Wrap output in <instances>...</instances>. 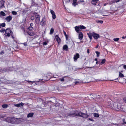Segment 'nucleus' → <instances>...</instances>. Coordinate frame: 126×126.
Listing matches in <instances>:
<instances>
[{"mask_svg":"<svg viewBox=\"0 0 126 126\" xmlns=\"http://www.w3.org/2000/svg\"><path fill=\"white\" fill-rule=\"evenodd\" d=\"M94 116L95 117H98L99 116V115L98 113H95L93 114Z\"/></svg>","mask_w":126,"mask_h":126,"instance_id":"nucleus-21","label":"nucleus"},{"mask_svg":"<svg viewBox=\"0 0 126 126\" xmlns=\"http://www.w3.org/2000/svg\"><path fill=\"white\" fill-rule=\"evenodd\" d=\"M106 5L105 4H104V6H105Z\"/></svg>","mask_w":126,"mask_h":126,"instance_id":"nucleus-57","label":"nucleus"},{"mask_svg":"<svg viewBox=\"0 0 126 126\" xmlns=\"http://www.w3.org/2000/svg\"><path fill=\"white\" fill-rule=\"evenodd\" d=\"M66 78V77H64L63 78H62L60 79V80L62 82H63L66 79L65 78Z\"/></svg>","mask_w":126,"mask_h":126,"instance_id":"nucleus-25","label":"nucleus"},{"mask_svg":"<svg viewBox=\"0 0 126 126\" xmlns=\"http://www.w3.org/2000/svg\"><path fill=\"white\" fill-rule=\"evenodd\" d=\"M64 34L65 36H66V35H66V33L64 31Z\"/></svg>","mask_w":126,"mask_h":126,"instance_id":"nucleus-50","label":"nucleus"},{"mask_svg":"<svg viewBox=\"0 0 126 126\" xmlns=\"http://www.w3.org/2000/svg\"><path fill=\"white\" fill-rule=\"evenodd\" d=\"M80 29H86V27L83 25H80L79 26Z\"/></svg>","mask_w":126,"mask_h":126,"instance_id":"nucleus-20","label":"nucleus"},{"mask_svg":"<svg viewBox=\"0 0 126 126\" xmlns=\"http://www.w3.org/2000/svg\"><path fill=\"white\" fill-rule=\"evenodd\" d=\"M66 1L67 2H69L70 1V0H66Z\"/></svg>","mask_w":126,"mask_h":126,"instance_id":"nucleus-52","label":"nucleus"},{"mask_svg":"<svg viewBox=\"0 0 126 126\" xmlns=\"http://www.w3.org/2000/svg\"><path fill=\"white\" fill-rule=\"evenodd\" d=\"M123 68L124 69H126V65H124L123 66Z\"/></svg>","mask_w":126,"mask_h":126,"instance_id":"nucleus-45","label":"nucleus"},{"mask_svg":"<svg viewBox=\"0 0 126 126\" xmlns=\"http://www.w3.org/2000/svg\"><path fill=\"white\" fill-rule=\"evenodd\" d=\"M87 34L90 39H92V36H93V32L92 33L89 32L87 33Z\"/></svg>","mask_w":126,"mask_h":126,"instance_id":"nucleus-11","label":"nucleus"},{"mask_svg":"<svg viewBox=\"0 0 126 126\" xmlns=\"http://www.w3.org/2000/svg\"><path fill=\"white\" fill-rule=\"evenodd\" d=\"M54 31V30L53 28L51 29H50V34H52L53 33Z\"/></svg>","mask_w":126,"mask_h":126,"instance_id":"nucleus-33","label":"nucleus"},{"mask_svg":"<svg viewBox=\"0 0 126 126\" xmlns=\"http://www.w3.org/2000/svg\"><path fill=\"white\" fill-rule=\"evenodd\" d=\"M15 120L16 123L17 124H18L21 122V119H20L16 118Z\"/></svg>","mask_w":126,"mask_h":126,"instance_id":"nucleus-12","label":"nucleus"},{"mask_svg":"<svg viewBox=\"0 0 126 126\" xmlns=\"http://www.w3.org/2000/svg\"><path fill=\"white\" fill-rule=\"evenodd\" d=\"M5 30L4 29H1L0 30V31L2 33H4V32L5 31Z\"/></svg>","mask_w":126,"mask_h":126,"instance_id":"nucleus-36","label":"nucleus"},{"mask_svg":"<svg viewBox=\"0 0 126 126\" xmlns=\"http://www.w3.org/2000/svg\"><path fill=\"white\" fill-rule=\"evenodd\" d=\"M12 14L13 15H16L17 14V13L15 11H13L12 12Z\"/></svg>","mask_w":126,"mask_h":126,"instance_id":"nucleus-37","label":"nucleus"},{"mask_svg":"<svg viewBox=\"0 0 126 126\" xmlns=\"http://www.w3.org/2000/svg\"><path fill=\"white\" fill-rule=\"evenodd\" d=\"M0 25L1 27L2 26L3 27H4L5 26V23H3L2 24H0Z\"/></svg>","mask_w":126,"mask_h":126,"instance_id":"nucleus-32","label":"nucleus"},{"mask_svg":"<svg viewBox=\"0 0 126 126\" xmlns=\"http://www.w3.org/2000/svg\"><path fill=\"white\" fill-rule=\"evenodd\" d=\"M122 37V38H124V37Z\"/></svg>","mask_w":126,"mask_h":126,"instance_id":"nucleus-60","label":"nucleus"},{"mask_svg":"<svg viewBox=\"0 0 126 126\" xmlns=\"http://www.w3.org/2000/svg\"><path fill=\"white\" fill-rule=\"evenodd\" d=\"M4 2L3 0L0 1V8L3 7H4Z\"/></svg>","mask_w":126,"mask_h":126,"instance_id":"nucleus-13","label":"nucleus"},{"mask_svg":"<svg viewBox=\"0 0 126 126\" xmlns=\"http://www.w3.org/2000/svg\"><path fill=\"white\" fill-rule=\"evenodd\" d=\"M114 41H115L116 42H117L119 40V38H114L113 39Z\"/></svg>","mask_w":126,"mask_h":126,"instance_id":"nucleus-34","label":"nucleus"},{"mask_svg":"<svg viewBox=\"0 0 126 126\" xmlns=\"http://www.w3.org/2000/svg\"><path fill=\"white\" fill-rule=\"evenodd\" d=\"M8 107V105L6 104H4L2 106V107L3 108L5 109Z\"/></svg>","mask_w":126,"mask_h":126,"instance_id":"nucleus-24","label":"nucleus"},{"mask_svg":"<svg viewBox=\"0 0 126 126\" xmlns=\"http://www.w3.org/2000/svg\"><path fill=\"white\" fill-rule=\"evenodd\" d=\"M34 15L36 18L35 22L37 24H38L40 22L39 17L38 14L36 13H34Z\"/></svg>","mask_w":126,"mask_h":126,"instance_id":"nucleus-3","label":"nucleus"},{"mask_svg":"<svg viewBox=\"0 0 126 126\" xmlns=\"http://www.w3.org/2000/svg\"><path fill=\"white\" fill-rule=\"evenodd\" d=\"M46 77L45 76H44L43 77V78L44 79V80L43 79V80H44V81H47L48 80L47 79H45V77Z\"/></svg>","mask_w":126,"mask_h":126,"instance_id":"nucleus-40","label":"nucleus"},{"mask_svg":"<svg viewBox=\"0 0 126 126\" xmlns=\"http://www.w3.org/2000/svg\"><path fill=\"white\" fill-rule=\"evenodd\" d=\"M30 26L32 27V26H33V24L32 23H31L30 24Z\"/></svg>","mask_w":126,"mask_h":126,"instance_id":"nucleus-51","label":"nucleus"},{"mask_svg":"<svg viewBox=\"0 0 126 126\" xmlns=\"http://www.w3.org/2000/svg\"><path fill=\"white\" fill-rule=\"evenodd\" d=\"M97 62H96V64H97Z\"/></svg>","mask_w":126,"mask_h":126,"instance_id":"nucleus-58","label":"nucleus"},{"mask_svg":"<svg viewBox=\"0 0 126 126\" xmlns=\"http://www.w3.org/2000/svg\"><path fill=\"white\" fill-rule=\"evenodd\" d=\"M23 44L24 46H27V45L26 43H24Z\"/></svg>","mask_w":126,"mask_h":126,"instance_id":"nucleus-46","label":"nucleus"},{"mask_svg":"<svg viewBox=\"0 0 126 126\" xmlns=\"http://www.w3.org/2000/svg\"><path fill=\"white\" fill-rule=\"evenodd\" d=\"M81 82V81L79 79L77 80L75 82V83L76 84H78Z\"/></svg>","mask_w":126,"mask_h":126,"instance_id":"nucleus-26","label":"nucleus"},{"mask_svg":"<svg viewBox=\"0 0 126 126\" xmlns=\"http://www.w3.org/2000/svg\"><path fill=\"white\" fill-rule=\"evenodd\" d=\"M34 16H32L31 17V19L32 20H33V19H34Z\"/></svg>","mask_w":126,"mask_h":126,"instance_id":"nucleus-43","label":"nucleus"},{"mask_svg":"<svg viewBox=\"0 0 126 126\" xmlns=\"http://www.w3.org/2000/svg\"><path fill=\"white\" fill-rule=\"evenodd\" d=\"M98 47V45H97L96 46V48H97Z\"/></svg>","mask_w":126,"mask_h":126,"instance_id":"nucleus-55","label":"nucleus"},{"mask_svg":"<svg viewBox=\"0 0 126 126\" xmlns=\"http://www.w3.org/2000/svg\"><path fill=\"white\" fill-rule=\"evenodd\" d=\"M110 104H109V106H111L112 107V105H111V102H110Z\"/></svg>","mask_w":126,"mask_h":126,"instance_id":"nucleus-54","label":"nucleus"},{"mask_svg":"<svg viewBox=\"0 0 126 126\" xmlns=\"http://www.w3.org/2000/svg\"><path fill=\"white\" fill-rule=\"evenodd\" d=\"M27 82L29 83H31L32 84H33L34 83V84L33 85H35L36 84V82L35 81H30L29 80L27 81Z\"/></svg>","mask_w":126,"mask_h":126,"instance_id":"nucleus-19","label":"nucleus"},{"mask_svg":"<svg viewBox=\"0 0 126 126\" xmlns=\"http://www.w3.org/2000/svg\"><path fill=\"white\" fill-rule=\"evenodd\" d=\"M79 1L82 2H84V1L83 0H80Z\"/></svg>","mask_w":126,"mask_h":126,"instance_id":"nucleus-49","label":"nucleus"},{"mask_svg":"<svg viewBox=\"0 0 126 126\" xmlns=\"http://www.w3.org/2000/svg\"><path fill=\"white\" fill-rule=\"evenodd\" d=\"M96 53L97 54V57H98L99 55V52L98 51H96Z\"/></svg>","mask_w":126,"mask_h":126,"instance_id":"nucleus-38","label":"nucleus"},{"mask_svg":"<svg viewBox=\"0 0 126 126\" xmlns=\"http://www.w3.org/2000/svg\"><path fill=\"white\" fill-rule=\"evenodd\" d=\"M95 60L96 61H97V59H95Z\"/></svg>","mask_w":126,"mask_h":126,"instance_id":"nucleus-56","label":"nucleus"},{"mask_svg":"<svg viewBox=\"0 0 126 126\" xmlns=\"http://www.w3.org/2000/svg\"><path fill=\"white\" fill-rule=\"evenodd\" d=\"M56 40L58 43H60L61 42V39L58 37H57L56 38Z\"/></svg>","mask_w":126,"mask_h":126,"instance_id":"nucleus-28","label":"nucleus"},{"mask_svg":"<svg viewBox=\"0 0 126 126\" xmlns=\"http://www.w3.org/2000/svg\"><path fill=\"white\" fill-rule=\"evenodd\" d=\"M119 76L120 77H124V75L123 74L120 72Z\"/></svg>","mask_w":126,"mask_h":126,"instance_id":"nucleus-31","label":"nucleus"},{"mask_svg":"<svg viewBox=\"0 0 126 126\" xmlns=\"http://www.w3.org/2000/svg\"><path fill=\"white\" fill-rule=\"evenodd\" d=\"M13 32L9 29H7L5 31V35L6 36L9 37L12 35Z\"/></svg>","mask_w":126,"mask_h":126,"instance_id":"nucleus-2","label":"nucleus"},{"mask_svg":"<svg viewBox=\"0 0 126 126\" xmlns=\"http://www.w3.org/2000/svg\"><path fill=\"white\" fill-rule=\"evenodd\" d=\"M79 27L78 26H76L75 27V29L76 31L77 32H79Z\"/></svg>","mask_w":126,"mask_h":126,"instance_id":"nucleus-14","label":"nucleus"},{"mask_svg":"<svg viewBox=\"0 0 126 126\" xmlns=\"http://www.w3.org/2000/svg\"><path fill=\"white\" fill-rule=\"evenodd\" d=\"M69 115L67 116H72L73 115L79 116L82 117L83 118H86L88 117V115L85 113H84L80 112H78L76 111V112L74 113H72L70 114H69Z\"/></svg>","mask_w":126,"mask_h":126,"instance_id":"nucleus-1","label":"nucleus"},{"mask_svg":"<svg viewBox=\"0 0 126 126\" xmlns=\"http://www.w3.org/2000/svg\"><path fill=\"white\" fill-rule=\"evenodd\" d=\"M1 72V71H0V73Z\"/></svg>","mask_w":126,"mask_h":126,"instance_id":"nucleus-59","label":"nucleus"},{"mask_svg":"<svg viewBox=\"0 0 126 126\" xmlns=\"http://www.w3.org/2000/svg\"><path fill=\"white\" fill-rule=\"evenodd\" d=\"M63 49L66 51H67L68 50V48L66 45H65L63 47Z\"/></svg>","mask_w":126,"mask_h":126,"instance_id":"nucleus-15","label":"nucleus"},{"mask_svg":"<svg viewBox=\"0 0 126 126\" xmlns=\"http://www.w3.org/2000/svg\"><path fill=\"white\" fill-rule=\"evenodd\" d=\"M97 22L101 24H102L103 23V21L102 20H98L97 21Z\"/></svg>","mask_w":126,"mask_h":126,"instance_id":"nucleus-35","label":"nucleus"},{"mask_svg":"<svg viewBox=\"0 0 126 126\" xmlns=\"http://www.w3.org/2000/svg\"><path fill=\"white\" fill-rule=\"evenodd\" d=\"M6 121L8 123H13L14 122H13L12 120H13V119H12L10 117H7L6 119Z\"/></svg>","mask_w":126,"mask_h":126,"instance_id":"nucleus-6","label":"nucleus"},{"mask_svg":"<svg viewBox=\"0 0 126 126\" xmlns=\"http://www.w3.org/2000/svg\"><path fill=\"white\" fill-rule=\"evenodd\" d=\"M98 1V0H93L92 3V4L94 5H95L96 3Z\"/></svg>","mask_w":126,"mask_h":126,"instance_id":"nucleus-17","label":"nucleus"},{"mask_svg":"<svg viewBox=\"0 0 126 126\" xmlns=\"http://www.w3.org/2000/svg\"><path fill=\"white\" fill-rule=\"evenodd\" d=\"M28 34H29V35H30V36H33L35 34V33L33 32H28Z\"/></svg>","mask_w":126,"mask_h":126,"instance_id":"nucleus-23","label":"nucleus"},{"mask_svg":"<svg viewBox=\"0 0 126 126\" xmlns=\"http://www.w3.org/2000/svg\"><path fill=\"white\" fill-rule=\"evenodd\" d=\"M45 19H43L42 21L41 22V24L43 26H44L45 24Z\"/></svg>","mask_w":126,"mask_h":126,"instance_id":"nucleus-18","label":"nucleus"},{"mask_svg":"<svg viewBox=\"0 0 126 126\" xmlns=\"http://www.w3.org/2000/svg\"><path fill=\"white\" fill-rule=\"evenodd\" d=\"M125 124H126V122H125Z\"/></svg>","mask_w":126,"mask_h":126,"instance_id":"nucleus-61","label":"nucleus"},{"mask_svg":"<svg viewBox=\"0 0 126 126\" xmlns=\"http://www.w3.org/2000/svg\"><path fill=\"white\" fill-rule=\"evenodd\" d=\"M121 0H113L112 1V3H114L115 2H119Z\"/></svg>","mask_w":126,"mask_h":126,"instance_id":"nucleus-29","label":"nucleus"},{"mask_svg":"<svg viewBox=\"0 0 126 126\" xmlns=\"http://www.w3.org/2000/svg\"><path fill=\"white\" fill-rule=\"evenodd\" d=\"M0 14L1 15L3 16H5L6 15V14L5 13L2 11H1L0 12Z\"/></svg>","mask_w":126,"mask_h":126,"instance_id":"nucleus-27","label":"nucleus"},{"mask_svg":"<svg viewBox=\"0 0 126 126\" xmlns=\"http://www.w3.org/2000/svg\"><path fill=\"white\" fill-rule=\"evenodd\" d=\"M73 3L72 4L73 5H74V6H76V5H77L78 3L77 2V0H73Z\"/></svg>","mask_w":126,"mask_h":126,"instance_id":"nucleus-16","label":"nucleus"},{"mask_svg":"<svg viewBox=\"0 0 126 126\" xmlns=\"http://www.w3.org/2000/svg\"><path fill=\"white\" fill-rule=\"evenodd\" d=\"M50 13L52 15L53 19H55L56 16L54 12L52 10H51L50 11Z\"/></svg>","mask_w":126,"mask_h":126,"instance_id":"nucleus-7","label":"nucleus"},{"mask_svg":"<svg viewBox=\"0 0 126 126\" xmlns=\"http://www.w3.org/2000/svg\"><path fill=\"white\" fill-rule=\"evenodd\" d=\"M24 103L22 102H21L20 103L18 104H14V106L17 107H19L23 106L24 105Z\"/></svg>","mask_w":126,"mask_h":126,"instance_id":"nucleus-9","label":"nucleus"},{"mask_svg":"<svg viewBox=\"0 0 126 126\" xmlns=\"http://www.w3.org/2000/svg\"><path fill=\"white\" fill-rule=\"evenodd\" d=\"M88 119L89 120H90L91 121H94V120H93V119L92 118H89Z\"/></svg>","mask_w":126,"mask_h":126,"instance_id":"nucleus-42","label":"nucleus"},{"mask_svg":"<svg viewBox=\"0 0 126 126\" xmlns=\"http://www.w3.org/2000/svg\"><path fill=\"white\" fill-rule=\"evenodd\" d=\"M47 44V43L46 42H44L43 43V45H46Z\"/></svg>","mask_w":126,"mask_h":126,"instance_id":"nucleus-41","label":"nucleus"},{"mask_svg":"<svg viewBox=\"0 0 126 126\" xmlns=\"http://www.w3.org/2000/svg\"><path fill=\"white\" fill-rule=\"evenodd\" d=\"M4 52L3 51H2V52H1L0 54H3L4 53Z\"/></svg>","mask_w":126,"mask_h":126,"instance_id":"nucleus-47","label":"nucleus"},{"mask_svg":"<svg viewBox=\"0 0 126 126\" xmlns=\"http://www.w3.org/2000/svg\"><path fill=\"white\" fill-rule=\"evenodd\" d=\"M118 109H119V108L118 107Z\"/></svg>","mask_w":126,"mask_h":126,"instance_id":"nucleus-62","label":"nucleus"},{"mask_svg":"<svg viewBox=\"0 0 126 126\" xmlns=\"http://www.w3.org/2000/svg\"><path fill=\"white\" fill-rule=\"evenodd\" d=\"M123 100L126 103V97L124 98L123 99Z\"/></svg>","mask_w":126,"mask_h":126,"instance_id":"nucleus-44","label":"nucleus"},{"mask_svg":"<svg viewBox=\"0 0 126 126\" xmlns=\"http://www.w3.org/2000/svg\"><path fill=\"white\" fill-rule=\"evenodd\" d=\"M33 29V28L32 27H29L28 28V29L30 30H32Z\"/></svg>","mask_w":126,"mask_h":126,"instance_id":"nucleus-39","label":"nucleus"},{"mask_svg":"<svg viewBox=\"0 0 126 126\" xmlns=\"http://www.w3.org/2000/svg\"><path fill=\"white\" fill-rule=\"evenodd\" d=\"M33 115V114L32 113H30L28 114L27 115V117H32Z\"/></svg>","mask_w":126,"mask_h":126,"instance_id":"nucleus-22","label":"nucleus"},{"mask_svg":"<svg viewBox=\"0 0 126 126\" xmlns=\"http://www.w3.org/2000/svg\"><path fill=\"white\" fill-rule=\"evenodd\" d=\"M66 40H67L68 39V36L67 35L66 36H65Z\"/></svg>","mask_w":126,"mask_h":126,"instance_id":"nucleus-48","label":"nucleus"},{"mask_svg":"<svg viewBox=\"0 0 126 126\" xmlns=\"http://www.w3.org/2000/svg\"><path fill=\"white\" fill-rule=\"evenodd\" d=\"M93 37L95 39H97L99 37V35L98 34L93 32Z\"/></svg>","mask_w":126,"mask_h":126,"instance_id":"nucleus-4","label":"nucleus"},{"mask_svg":"<svg viewBox=\"0 0 126 126\" xmlns=\"http://www.w3.org/2000/svg\"><path fill=\"white\" fill-rule=\"evenodd\" d=\"M87 52L88 53H89V50L88 49H87Z\"/></svg>","mask_w":126,"mask_h":126,"instance_id":"nucleus-53","label":"nucleus"},{"mask_svg":"<svg viewBox=\"0 0 126 126\" xmlns=\"http://www.w3.org/2000/svg\"><path fill=\"white\" fill-rule=\"evenodd\" d=\"M79 57V54L77 53L76 55H75L74 57V59L75 61L76 62L77 61L78 58Z\"/></svg>","mask_w":126,"mask_h":126,"instance_id":"nucleus-5","label":"nucleus"},{"mask_svg":"<svg viewBox=\"0 0 126 126\" xmlns=\"http://www.w3.org/2000/svg\"><path fill=\"white\" fill-rule=\"evenodd\" d=\"M12 17L11 16H9L6 18L5 20L8 22H10L12 19Z\"/></svg>","mask_w":126,"mask_h":126,"instance_id":"nucleus-8","label":"nucleus"},{"mask_svg":"<svg viewBox=\"0 0 126 126\" xmlns=\"http://www.w3.org/2000/svg\"><path fill=\"white\" fill-rule=\"evenodd\" d=\"M83 35L81 32H79V38L80 40L82 39Z\"/></svg>","mask_w":126,"mask_h":126,"instance_id":"nucleus-10","label":"nucleus"},{"mask_svg":"<svg viewBox=\"0 0 126 126\" xmlns=\"http://www.w3.org/2000/svg\"><path fill=\"white\" fill-rule=\"evenodd\" d=\"M105 61L106 60L105 59H102L101 62V64H102L104 63H105Z\"/></svg>","mask_w":126,"mask_h":126,"instance_id":"nucleus-30","label":"nucleus"}]
</instances>
